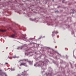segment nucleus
<instances>
[{
	"mask_svg": "<svg viewBox=\"0 0 76 76\" xmlns=\"http://www.w3.org/2000/svg\"><path fill=\"white\" fill-rule=\"evenodd\" d=\"M24 37H23V39L24 41H28V40H27V39H26V37L24 35H23Z\"/></svg>",
	"mask_w": 76,
	"mask_h": 76,
	"instance_id": "nucleus-6",
	"label": "nucleus"
},
{
	"mask_svg": "<svg viewBox=\"0 0 76 76\" xmlns=\"http://www.w3.org/2000/svg\"><path fill=\"white\" fill-rule=\"evenodd\" d=\"M15 36V34H12L11 36V38H13V37H14Z\"/></svg>",
	"mask_w": 76,
	"mask_h": 76,
	"instance_id": "nucleus-11",
	"label": "nucleus"
},
{
	"mask_svg": "<svg viewBox=\"0 0 76 76\" xmlns=\"http://www.w3.org/2000/svg\"><path fill=\"white\" fill-rule=\"evenodd\" d=\"M25 55H26L27 56H28V54H27V53H25Z\"/></svg>",
	"mask_w": 76,
	"mask_h": 76,
	"instance_id": "nucleus-15",
	"label": "nucleus"
},
{
	"mask_svg": "<svg viewBox=\"0 0 76 76\" xmlns=\"http://www.w3.org/2000/svg\"><path fill=\"white\" fill-rule=\"evenodd\" d=\"M62 2H63V1Z\"/></svg>",
	"mask_w": 76,
	"mask_h": 76,
	"instance_id": "nucleus-23",
	"label": "nucleus"
},
{
	"mask_svg": "<svg viewBox=\"0 0 76 76\" xmlns=\"http://www.w3.org/2000/svg\"><path fill=\"white\" fill-rule=\"evenodd\" d=\"M0 76H7L5 72H3L2 70L0 69Z\"/></svg>",
	"mask_w": 76,
	"mask_h": 76,
	"instance_id": "nucleus-2",
	"label": "nucleus"
},
{
	"mask_svg": "<svg viewBox=\"0 0 76 76\" xmlns=\"http://www.w3.org/2000/svg\"><path fill=\"white\" fill-rule=\"evenodd\" d=\"M36 65H37V64H34V66H36Z\"/></svg>",
	"mask_w": 76,
	"mask_h": 76,
	"instance_id": "nucleus-18",
	"label": "nucleus"
},
{
	"mask_svg": "<svg viewBox=\"0 0 76 76\" xmlns=\"http://www.w3.org/2000/svg\"><path fill=\"white\" fill-rule=\"evenodd\" d=\"M43 72H44L42 71V72H41V73H43Z\"/></svg>",
	"mask_w": 76,
	"mask_h": 76,
	"instance_id": "nucleus-16",
	"label": "nucleus"
},
{
	"mask_svg": "<svg viewBox=\"0 0 76 76\" xmlns=\"http://www.w3.org/2000/svg\"><path fill=\"white\" fill-rule=\"evenodd\" d=\"M5 64H8V63H5Z\"/></svg>",
	"mask_w": 76,
	"mask_h": 76,
	"instance_id": "nucleus-17",
	"label": "nucleus"
},
{
	"mask_svg": "<svg viewBox=\"0 0 76 76\" xmlns=\"http://www.w3.org/2000/svg\"><path fill=\"white\" fill-rule=\"evenodd\" d=\"M22 48H20V47H19L17 48L18 50H19V49H22Z\"/></svg>",
	"mask_w": 76,
	"mask_h": 76,
	"instance_id": "nucleus-13",
	"label": "nucleus"
},
{
	"mask_svg": "<svg viewBox=\"0 0 76 76\" xmlns=\"http://www.w3.org/2000/svg\"><path fill=\"white\" fill-rule=\"evenodd\" d=\"M41 38H39V39H40Z\"/></svg>",
	"mask_w": 76,
	"mask_h": 76,
	"instance_id": "nucleus-21",
	"label": "nucleus"
},
{
	"mask_svg": "<svg viewBox=\"0 0 76 76\" xmlns=\"http://www.w3.org/2000/svg\"><path fill=\"white\" fill-rule=\"evenodd\" d=\"M30 20L31 21H35V22H38V19L37 18H35L34 19H33L32 18H30Z\"/></svg>",
	"mask_w": 76,
	"mask_h": 76,
	"instance_id": "nucleus-4",
	"label": "nucleus"
},
{
	"mask_svg": "<svg viewBox=\"0 0 76 76\" xmlns=\"http://www.w3.org/2000/svg\"><path fill=\"white\" fill-rule=\"evenodd\" d=\"M9 69H10V72H11V71H13V70H15V69H10V68H8V70H9Z\"/></svg>",
	"mask_w": 76,
	"mask_h": 76,
	"instance_id": "nucleus-7",
	"label": "nucleus"
},
{
	"mask_svg": "<svg viewBox=\"0 0 76 76\" xmlns=\"http://www.w3.org/2000/svg\"><path fill=\"white\" fill-rule=\"evenodd\" d=\"M13 58H19V57H16V56H14L13 57Z\"/></svg>",
	"mask_w": 76,
	"mask_h": 76,
	"instance_id": "nucleus-12",
	"label": "nucleus"
},
{
	"mask_svg": "<svg viewBox=\"0 0 76 76\" xmlns=\"http://www.w3.org/2000/svg\"><path fill=\"white\" fill-rule=\"evenodd\" d=\"M23 61H24L25 63H26V62H28V63H29V64H30V65H32V62H31L29 61H28V59H24L23 60H21L19 61V62L20 63H21V62H23Z\"/></svg>",
	"mask_w": 76,
	"mask_h": 76,
	"instance_id": "nucleus-1",
	"label": "nucleus"
},
{
	"mask_svg": "<svg viewBox=\"0 0 76 76\" xmlns=\"http://www.w3.org/2000/svg\"><path fill=\"white\" fill-rule=\"evenodd\" d=\"M24 66L26 67H27L26 63H22L20 64V66Z\"/></svg>",
	"mask_w": 76,
	"mask_h": 76,
	"instance_id": "nucleus-5",
	"label": "nucleus"
},
{
	"mask_svg": "<svg viewBox=\"0 0 76 76\" xmlns=\"http://www.w3.org/2000/svg\"><path fill=\"white\" fill-rule=\"evenodd\" d=\"M0 31H1V32H6V30L1 29L0 30Z\"/></svg>",
	"mask_w": 76,
	"mask_h": 76,
	"instance_id": "nucleus-9",
	"label": "nucleus"
},
{
	"mask_svg": "<svg viewBox=\"0 0 76 76\" xmlns=\"http://www.w3.org/2000/svg\"><path fill=\"white\" fill-rule=\"evenodd\" d=\"M52 36H53V34H52Z\"/></svg>",
	"mask_w": 76,
	"mask_h": 76,
	"instance_id": "nucleus-24",
	"label": "nucleus"
},
{
	"mask_svg": "<svg viewBox=\"0 0 76 76\" xmlns=\"http://www.w3.org/2000/svg\"><path fill=\"white\" fill-rule=\"evenodd\" d=\"M19 69H21V67H19Z\"/></svg>",
	"mask_w": 76,
	"mask_h": 76,
	"instance_id": "nucleus-19",
	"label": "nucleus"
},
{
	"mask_svg": "<svg viewBox=\"0 0 76 76\" xmlns=\"http://www.w3.org/2000/svg\"><path fill=\"white\" fill-rule=\"evenodd\" d=\"M36 41H37V40H36Z\"/></svg>",
	"mask_w": 76,
	"mask_h": 76,
	"instance_id": "nucleus-22",
	"label": "nucleus"
},
{
	"mask_svg": "<svg viewBox=\"0 0 76 76\" xmlns=\"http://www.w3.org/2000/svg\"><path fill=\"white\" fill-rule=\"evenodd\" d=\"M74 34V31H73L72 32V34Z\"/></svg>",
	"mask_w": 76,
	"mask_h": 76,
	"instance_id": "nucleus-14",
	"label": "nucleus"
},
{
	"mask_svg": "<svg viewBox=\"0 0 76 76\" xmlns=\"http://www.w3.org/2000/svg\"><path fill=\"white\" fill-rule=\"evenodd\" d=\"M52 33H53V34H54V33H55V34H58V32H57V31H53L52 32Z\"/></svg>",
	"mask_w": 76,
	"mask_h": 76,
	"instance_id": "nucleus-8",
	"label": "nucleus"
},
{
	"mask_svg": "<svg viewBox=\"0 0 76 76\" xmlns=\"http://www.w3.org/2000/svg\"><path fill=\"white\" fill-rule=\"evenodd\" d=\"M47 25H49V26H50V25L52 26L53 25L52 24H51V23H47Z\"/></svg>",
	"mask_w": 76,
	"mask_h": 76,
	"instance_id": "nucleus-10",
	"label": "nucleus"
},
{
	"mask_svg": "<svg viewBox=\"0 0 76 76\" xmlns=\"http://www.w3.org/2000/svg\"><path fill=\"white\" fill-rule=\"evenodd\" d=\"M45 62H46V63H45V64H47V62H48V60H45L44 62L42 63V64L39 65L38 66V67H42V66H44V64H45Z\"/></svg>",
	"mask_w": 76,
	"mask_h": 76,
	"instance_id": "nucleus-3",
	"label": "nucleus"
},
{
	"mask_svg": "<svg viewBox=\"0 0 76 76\" xmlns=\"http://www.w3.org/2000/svg\"><path fill=\"white\" fill-rule=\"evenodd\" d=\"M44 37H45V36H44V37H43V38H44Z\"/></svg>",
	"mask_w": 76,
	"mask_h": 76,
	"instance_id": "nucleus-20",
	"label": "nucleus"
}]
</instances>
